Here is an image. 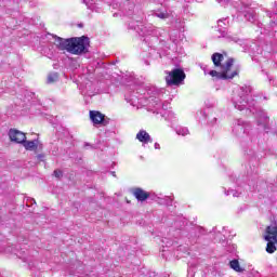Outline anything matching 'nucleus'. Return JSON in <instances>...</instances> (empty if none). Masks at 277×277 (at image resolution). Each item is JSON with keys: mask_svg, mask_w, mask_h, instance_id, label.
Masks as SVG:
<instances>
[{"mask_svg": "<svg viewBox=\"0 0 277 277\" xmlns=\"http://www.w3.org/2000/svg\"><path fill=\"white\" fill-rule=\"evenodd\" d=\"M147 93V96H146ZM163 94H166V89H157V87L149 88L146 92L142 93V89H137L132 93L126 95L127 103H130L132 107H137V103L143 98H147L149 105L159 111V109H168L166 104L161 103L163 98Z\"/></svg>", "mask_w": 277, "mask_h": 277, "instance_id": "1", "label": "nucleus"}, {"mask_svg": "<svg viewBox=\"0 0 277 277\" xmlns=\"http://www.w3.org/2000/svg\"><path fill=\"white\" fill-rule=\"evenodd\" d=\"M54 40V44L58 51H67L71 55H85L90 51V38L82 37H72L69 39H64L56 35L49 34Z\"/></svg>", "mask_w": 277, "mask_h": 277, "instance_id": "2", "label": "nucleus"}, {"mask_svg": "<svg viewBox=\"0 0 277 277\" xmlns=\"http://www.w3.org/2000/svg\"><path fill=\"white\" fill-rule=\"evenodd\" d=\"M233 134L240 142V146L245 153L252 155V142L254 136L252 135V124L243 119H235L232 128Z\"/></svg>", "mask_w": 277, "mask_h": 277, "instance_id": "3", "label": "nucleus"}, {"mask_svg": "<svg viewBox=\"0 0 277 277\" xmlns=\"http://www.w3.org/2000/svg\"><path fill=\"white\" fill-rule=\"evenodd\" d=\"M250 94H252V87L250 85H243L234 91L232 103L235 109H238V111H243V109L252 111V107L256 105V102L252 100Z\"/></svg>", "mask_w": 277, "mask_h": 277, "instance_id": "4", "label": "nucleus"}, {"mask_svg": "<svg viewBox=\"0 0 277 277\" xmlns=\"http://www.w3.org/2000/svg\"><path fill=\"white\" fill-rule=\"evenodd\" d=\"M164 31L163 28H157L153 24L137 26V34L144 38L143 42H145L149 49H157L158 44L164 42L163 40H159V36H162Z\"/></svg>", "mask_w": 277, "mask_h": 277, "instance_id": "5", "label": "nucleus"}, {"mask_svg": "<svg viewBox=\"0 0 277 277\" xmlns=\"http://www.w3.org/2000/svg\"><path fill=\"white\" fill-rule=\"evenodd\" d=\"M233 64H235V60L228 58L226 64H224L221 67V71L210 70L208 75H210V77H215L216 79H223V80L235 79L238 72L237 70H234V71L230 70V68H233Z\"/></svg>", "mask_w": 277, "mask_h": 277, "instance_id": "6", "label": "nucleus"}, {"mask_svg": "<svg viewBox=\"0 0 277 277\" xmlns=\"http://www.w3.org/2000/svg\"><path fill=\"white\" fill-rule=\"evenodd\" d=\"M240 3L237 5V10L240 14H242L246 21L249 23H254V8H256V3L252 0H239Z\"/></svg>", "mask_w": 277, "mask_h": 277, "instance_id": "7", "label": "nucleus"}, {"mask_svg": "<svg viewBox=\"0 0 277 277\" xmlns=\"http://www.w3.org/2000/svg\"><path fill=\"white\" fill-rule=\"evenodd\" d=\"M114 10H120L126 16H131L135 10V2L133 0H113L109 3Z\"/></svg>", "mask_w": 277, "mask_h": 277, "instance_id": "8", "label": "nucleus"}, {"mask_svg": "<svg viewBox=\"0 0 277 277\" xmlns=\"http://www.w3.org/2000/svg\"><path fill=\"white\" fill-rule=\"evenodd\" d=\"M167 85H181L185 81V71L180 68H175L168 72L166 77Z\"/></svg>", "mask_w": 277, "mask_h": 277, "instance_id": "9", "label": "nucleus"}, {"mask_svg": "<svg viewBox=\"0 0 277 277\" xmlns=\"http://www.w3.org/2000/svg\"><path fill=\"white\" fill-rule=\"evenodd\" d=\"M228 17H225L223 19H219L217 21V31L220 35H217V38H225L227 40V42H239V39L235 36H230L228 35V32L226 31L227 27H228Z\"/></svg>", "mask_w": 277, "mask_h": 277, "instance_id": "10", "label": "nucleus"}, {"mask_svg": "<svg viewBox=\"0 0 277 277\" xmlns=\"http://www.w3.org/2000/svg\"><path fill=\"white\" fill-rule=\"evenodd\" d=\"M89 116L93 127H107L109 124V118L98 110H90Z\"/></svg>", "mask_w": 277, "mask_h": 277, "instance_id": "11", "label": "nucleus"}, {"mask_svg": "<svg viewBox=\"0 0 277 277\" xmlns=\"http://www.w3.org/2000/svg\"><path fill=\"white\" fill-rule=\"evenodd\" d=\"M256 122L264 133H269V116L265 110L256 111Z\"/></svg>", "mask_w": 277, "mask_h": 277, "instance_id": "12", "label": "nucleus"}, {"mask_svg": "<svg viewBox=\"0 0 277 277\" xmlns=\"http://www.w3.org/2000/svg\"><path fill=\"white\" fill-rule=\"evenodd\" d=\"M9 137L11 142H15V144H23V142L27 140V136L25 135V133L16 129H11L9 131Z\"/></svg>", "mask_w": 277, "mask_h": 277, "instance_id": "13", "label": "nucleus"}, {"mask_svg": "<svg viewBox=\"0 0 277 277\" xmlns=\"http://www.w3.org/2000/svg\"><path fill=\"white\" fill-rule=\"evenodd\" d=\"M132 194L138 202H144V201L148 200V198H150V193H148L142 188H134Z\"/></svg>", "mask_w": 277, "mask_h": 277, "instance_id": "14", "label": "nucleus"}, {"mask_svg": "<svg viewBox=\"0 0 277 277\" xmlns=\"http://www.w3.org/2000/svg\"><path fill=\"white\" fill-rule=\"evenodd\" d=\"M22 144L26 150H38V148H42V144H40L39 140L27 141V138H25Z\"/></svg>", "mask_w": 277, "mask_h": 277, "instance_id": "15", "label": "nucleus"}, {"mask_svg": "<svg viewBox=\"0 0 277 277\" xmlns=\"http://www.w3.org/2000/svg\"><path fill=\"white\" fill-rule=\"evenodd\" d=\"M136 140L141 142L142 144H153V137H150V134L146 132V130H141L136 134Z\"/></svg>", "mask_w": 277, "mask_h": 277, "instance_id": "16", "label": "nucleus"}, {"mask_svg": "<svg viewBox=\"0 0 277 277\" xmlns=\"http://www.w3.org/2000/svg\"><path fill=\"white\" fill-rule=\"evenodd\" d=\"M151 16H156V18H160L161 21H166L172 16V12L168 11V9L164 10H156L153 11Z\"/></svg>", "mask_w": 277, "mask_h": 277, "instance_id": "17", "label": "nucleus"}, {"mask_svg": "<svg viewBox=\"0 0 277 277\" xmlns=\"http://www.w3.org/2000/svg\"><path fill=\"white\" fill-rule=\"evenodd\" d=\"M201 118L203 120H208L209 124H214V122L217 121V118L213 117V114H211V109L206 108L200 111Z\"/></svg>", "mask_w": 277, "mask_h": 277, "instance_id": "18", "label": "nucleus"}, {"mask_svg": "<svg viewBox=\"0 0 277 277\" xmlns=\"http://www.w3.org/2000/svg\"><path fill=\"white\" fill-rule=\"evenodd\" d=\"M6 252H11L12 254H15L18 259H22L24 263H27L28 259L25 256V251L23 249H19L18 247H12L6 249Z\"/></svg>", "mask_w": 277, "mask_h": 277, "instance_id": "19", "label": "nucleus"}, {"mask_svg": "<svg viewBox=\"0 0 277 277\" xmlns=\"http://www.w3.org/2000/svg\"><path fill=\"white\" fill-rule=\"evenodd\" d=\"M211 60H212L214 66H216V67L220 66L221 68H222V66H224V65H222V62L224 61L223 54L216 52V53L212 54Z\"/></svg>", "mask_w": 277, "mask_h": 277, "instance_id": "20", "label": "nucleus"}, {"mask_svg": "<svg viewBox=\"0 0 277 277\" xmlns=\"http://www.w3.org/2000/svg\"><path fill=\"white\" fill-rule=\"evenodd\" d=\"M229 267L234 269V272H238L239 274L245 272L243 267H241V265L239 264V260H232L229 262Z\"/></svg>", "mask_w": 277, "mask_h": 277, "instance_id": "21", "label": "nucleus"}, {"mask_svg": "<svg viewBox=\"0 0 277 277\" xmlns=\"http://www.w3.org/2000/svg\"><path fill=\"white\" fill-rule=\"evenodd\" d=\"M225 227L222 228V232H219L216 236L214 237L215 241H219V243H222L223 246H226V234H224Z\"/></svg>", "mask_w": 277, "mask_h": 277, "instance_id": "22", "label": "nucleus"}, {"mask_svg": "<svg viewBox=\"0 0 277 277\" xmlns=\"http://www.w3.org/2000/svg\"><path fill=\"white\" fill-rule=\"evenodd\" d=\"M266 241H267L266 252L268 254H274L276 252V243L274 242V239H269Z\"/></svg>", "mask_w": 277, "mask_h": 277, "instance_id": "23", "label": "nucleus"}, {"mask_svg": "<svg viewBox=\"0 0 277 277\" xmlns=\"http://www.w3.org/2000/svg\"><path fill=\"white\" fill-rule=\"evenodd\" d=\"M175 133L185 137V135H189V129L180 126L175 128Z\"/></svg>", "mask_w": 277, "mask_h": 277, "instance_id": "24", "label": "nucleus"}, {"mask_svg": "<svg viewBox=\"0 0 277 277\" xmlns=\"http://www.w3.org/2000/svg\"><path fill=\"white\" fill-rule=\"evenodd\" d=\"M241 190L238 188V189H228V190H225V196H233V198H239V196H241Z\"/></svg>", "mask_w": 277, "mask_h": 277, "instance_id": "25", "label": "nucleus"}, {"mask_svg": "<svg viewBox=\"0 0 277 277\" xmlns=\"http://www.w3.org/2000/svg\"><path fill=\"white\" fill-rule=\"evenodd\" d=\"M60 79L57 72H52L48 76V83H55Z\"/></svg>", "mask_w": 277, "mask_h": 277, "instance_id": "26", "label": "nucleus"}, {"mask_svg": "<svg viewBox=\"0 0 277 277\" xmlns=\"http://www.w3.org/2000/svg\"><path fill=\"white\" fill-rule=\"evenodd\" d=\"M187 277H194L196 276V266L194 264H190L188 266V271H187Z\"/></svg>", "mask_w": 277, "mask_h": 277, "instance_id": "27", "label": "nucleus"}, {"mask_svg": "<svg viewBox=\"0 0 277 277\" xmlns=\"http://www.w3.org/2000/svg\"><path fill=\"white\" fill-rule=\"evenodd\" d=\"M83 3L87 5L89 10H93L94 0H83Z\"/></svg>", "mask_w": 277, "mask_h": 277, "instance_id": "28", "label": "nucleus"}, {"mask_svg": "<svg viewBox=\"0 0 277 277\" xmlns=\"http://www.w3.org/2000/svg\"><path fill=\"white\" fill-rule=\"evenodd\" d=\"M200 68L203 70L205 75H209V71L211 69H209V66L205 65V64H199Z\"/></svg>", "mask_w": 277, "mask_h": 277, "instance_id": "29", "label": "nucleus"}, {"mask_svg": "<svg viewBox=\"0 0 277 277\" xmlns=\"http://www.w3.org/2000/svg\"><path fill=\"white\" fill-rule=\"evenodd\" d=\"M81 93L83 94V96H94V93L88 90H82Z\"/></svg>", "mask_w": 277, "mask_h": 277, "instance_id": "30", "label": "nucleus"}, {"mask_svg": "<svg viewBox=\"0 0 277 277\" xmlns=\"http://www.w3.org/2000/svg\"><path fill=\"white\" fill-rule=\"evenodd\" d=\"M54 176H55L56 179H62V176H63L62 171L55 170V171H54Z\"/></svg>", "mask_w": 277, "mask_h": 277, "instance_id": "31", "label": "nucleus"}, {"mask_svg": "<svg viewBox=\"0 0 277 277\" xmlns=\"http://www.w3.org/2000/svg\"><path fill=\"white\" fill-rule=\"evenodd\" d=\"M220 5H222L223 8H226V5L228 4V0H216Z\"/></svg>", "mask_w": 277, "mask_h": 277, "instance_id": "32", "label": "nucleus"}, {"mask_svg": "<svg viewBox=\"0 0 277 277\" xmlns=\"http://www.w3.org/2000/svg\"><path fill=\"white\" fill-rule=\"evenodd\" d=\"M47 156L44 155V154H38L37 155V160L38 161H44V158H45Z\"/></svg>", "mask_w": 277, "mask_h": 277, "instance_id": "33", "label": "nucleus"}, {"mask_svg": "<svg viewBox=\"0 0 277 277\" xmlns=\"http://www.w3.org/2000/svg\"><path fill=\"white\" fill-rule=\"evenodd\" d=\"M169 38L172 42H176V35L170 34Z\"/></svg>", "mask_w": 277, "mask_h": 277, "instance_id": "34", "label": "nucleus"}, {"mask_svg": "<svg viewBox=\"0 0 277 277\" xmlns=\"http://www.w3.org/2000/svg\"><path fill=\"white\" fill-rule=\"evenodd\" d=\"M154 148H155L156 150H161V145H159V143H155V144H154Z\"/></svg>", "mask_w": 277, "mask_h": 277, "instance_id": "35", "label": "nucleus"}, {"mask_svg": "<svg viewBox=\"0 0 277 277\" xmlns=\"http://www.w3.org/2000/svg\"><path fill=\"white\" fill-rule=\"evenodd\" d=\"M267 16H268V18H272L274 16V13L267 12Z\"/></svg>", "mask_w": 277, "mask_h": 277, "instance_id": "36", "label": "nucleus"}, {"mask_svg": "<svg viewBox=\"0 0 277 277\" xmlns=\"http://www.w3.org/2000/svg\"><path fill=\"white\" fill-rule=\"evenodd\" d=\"M271 25H272V27H274V25H276V22L274 19H272Z\"/></svg>", "mask_w": 277, "mask_h": 277, "instance_id": "37", "label": "nucleus"}, {"mask_svg": "<svg viewBox=\"0 0 277 277\" xmlns=\"http://www.w3.org/2000/svg\"><path fill=\"white\" fill-rule=\"evenodd\" d=\"M168 200H169L168 205H172V198L168 197Z\"/></svg>", "mask_w": 277, "mask_h": 277, "instance_id": "38", "label": "nucleus"}, {"mask_svg": "<svg viewBox=\"0 0 277 277\" xmlns=\"http://www.w3.org/2000/svg\"><path fill=\"white\" fill-rule=\"evenodd\" d=\"M177 250L182 251V250H183V246H180V247L177 248Z\"/></svg>", "mask_w": 277, "mask_h": 277, "instance_id": "39", "label": "nucleus"}, {"mask_svg": "<svg viewBox=\"0 0 277 277\" xmlns=\"http://www.w3.org/2000/svg\"><path fill=\"white\" fill-rule=\"evenodd\" d=\"M145 64H146L147 66H150V63H148V61H146Z\"/></svg>", "mask_w": 277, "mask_h": 277, "instance_id": "40", "label": "nucleus"}, {"mask_svg": "<svg viewBox=\"0 0 277 277\" xmlns=\"http://www.w3.org/2000/svg\"><path fill=\"white\" fill-rule=\"evenodd\" d=\"M233 250H237V247L235 245H233Z\"/></svg>", "mask_w": 277, "mask_h": 277, "instance_id": "41", "label": "nucleus"}, {"mask_svg": "<svg viewBox=\"0 0 277 277\" xmlns=\"http://www.w3.org/2000/svg\"><path fill=\"white\" fill-rule=\"evenodd\" d=\"M113 176H116V172H111Z\"/></svg>", "mask_w": 277, "mask_h": 277, "instance_id": "42", "label": "nucleus"}, {"mask_svg": "<svg viewBox=\"0 0 277 277\" xmlns=\"http://www.w3.org/2000/svg\"><path fill=\"white\" fill-rule=\"evenodd\" d=\"M31 202L36 203V199H31Z\"/></svg>", "mask_w": 277, "mask_h": 277, "instance_id": "43", "label": "nucleus"}, {"mask_svg": "<svg viewBox=\"0 0 277 277\" xmlns=\"http://www.w3.org/2000/svg\"><path fill=\"white\" fill-rule=\"evenodd\" d=\"M215 230H217V228L215 227V228H213V233H215Z\"/></svg>", "mask_w": 277, "mask_h": 277, "instance_id": "44", "label": "nucleus"}, {"mask_svg": "<svg viewBox=\"0 0 277 277\" xmlns=\"http://www.w3.org/2000/svg\"><path fill=\"white\" fill-rule=\"evenodd\" d=\"M114 16H118V13H115Z\"/></svg>", "mask_w": 277, "mask_h": 277, "instance_id": "45", "label": "nucleus"}, {"mask_svg": "<svg viewBox=\"0 0 277 277\" xmlns=\"http://www.w3.org/2000/svg\"><path fill=\"white\" fill-rule=\"evenodd\" d=\"M85 146H90V144L87 143Z\"/></svg>", "mask_w": 277, "mask_h": 277, "instance_id": "46", "label": "nucleus"}, {"mask_svg": "<svg viewBox=\"0 0 277 277\" xmlns=\"http://www.w3.org/2000/svg\"><path fill=\"white\" fill-rule=\"evenodd\" d=\"M275 5H276V8H277V2H275Z\"/></svg>", "mask_w": 277, "mask_h": 277, "instance_id": "47", "label": "nucleus"}, {"mask_svg": "<svg viewBox=\"0 0 277 277\" xmlns=\"http://www.w3.org/2000/svg\"><path fill=\"white\" fill-rule=\"evenodd\" d=\"M184 1H190V0H184Z\"/></svg>", "mask_w": 277, "mask_h": 277, "instance_id": "48", "label": "nucleus"}]
</instances>
